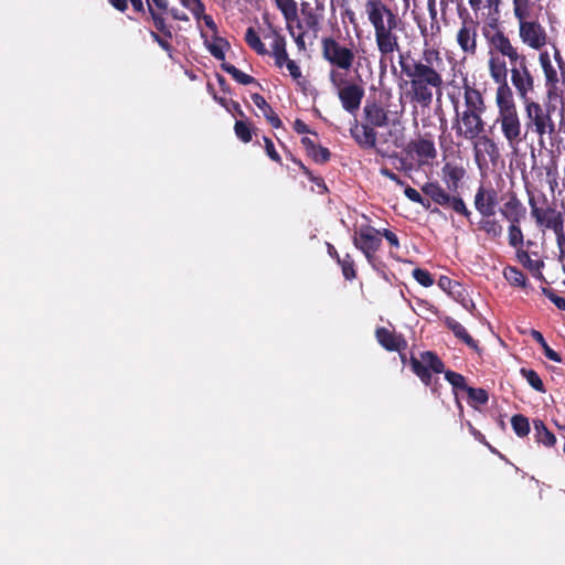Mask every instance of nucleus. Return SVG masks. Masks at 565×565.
Wrapping results in <instances>:
<instances>
[{"label":"nucleus","instance_id":"obj_34","mask_svg":"<svg viewBox=\"0 0 565 565\" xmlns=\"http://www.w3.org/2000/svg\"><path fill=\"white\" fill-rule=\"evenodd\" d=\"M222 68L227 74H230L237 83L242 85H248L255 82L254 77L243 73L238 68H236L234 65L228 63H222Z\"/></svg>","mask_w":565,"mask_h":565},{"label":"nucleus","instance_id":"obj_36","mask_svg":"<svg viewBox=\"0 0 565 565\" xmlns=\"http://www.w3.org/2000/svg\"><path fill=\"white\" fill-rule=\"evenodd\" d=\"M276 4L287 21H294L297 18V3L294 0H276Z\"/></svg>","mask_w":565,"mask_h":565},{"label":"nucleus","instance_id":"obj_12","mask_svg":"<svg viewBox=\"0 0 565 565\" xmlns=\"http://www.w3.org/2000/svg\"><path fill=\"white\" fill-rule=\"evenodd\" d=\"M456 116L452 124L457 137L466 140H475L484 131V121L482 119L483 114L459 111L458 107H455Z\"/></svg>","mask_w":565,"mask_h":565},{"label":"nucleus","instance_id":"obj_55","mask_svg":"<svg viewBox=\"0 0 565 565\" xmlns=\"http://www.w3.org/2000/svg\"><path fill=\"white\" fill-rule=\"evenodd\" d=\"M396 168L403 170L404 172L414 170V162L407 161V159L399 158L396 160Z\"/></svg>","mask_w":565,"mask_h":565},{"label":"nucleus","instance_id":"obj_16","mask_svg":"<svg viewBox=\"0 0 565 565\" xmlns=\"http://www.w3.org/2000/svg\"><path fill=\"white\" fill-rule=\"evenodd\" d=\"M478 24L472 19H465L457 32V43L463 53L475 55L477 52Z\"/></svg>","mask_w":565,"mask_h":565},{"label":"nucleus","instance_id":"obj_38","mask_svg":"<svg viewBox=\"0 0 565 565\" xmlns=\"http://www.w3.org/2000/svg\"><path fill=\"white\" fill-rule=\"evenodd\" d=\"M466 392L469 399L478 405H484L489 401L488 392L484 388L469 386Z\"/></svg>","mask_w":565,"mask_h":565},{"label":"nucleus","instance_id":"obj_6","mask_svg":"<svg viewBox=\"0 0 565 565\" xmlns=\"http://www.w3.org/2000/svg\"><path fill=\"white\" fill-rule=\"evenodd\" d=\"M495 105L498 107L497 121L510 146L522 142V125L514 103L513 93L509 85L498 86L495 90Z\"/></svg>","mask_w":565,"mask_h":565},{"label":"nucleus","instance_id":"obj_46","mask_svg":"<svg viewBox=\"0 0 565 565\" xmlns=\"http://www.w3.org/2000/svg\"><path fill=\"white\" fill-rule=\"evenodd\" d=\"M181 3L189 9L196 18L204 13V6L201 0H180Z\"/></svg>","mask_w":565,"mask_h":565},{"label":"nucleus","instance_id":"obj_5","mask_svg":"<svg viewBox=\"0 0 565 565\" xmlns=\"http://www.w3.org/2000/svg\"><path fill=\"white\" fill-rule=\"evenodd\" d=\"M409 365L415 375L419 377L422 383L426 386H430L433 382L431 373L445 374L446 381L455 388L467 391L466 377L455 371H445V364L441 359L434 351H424L420 353V358L411 355Z\"/></svg>","mask_w":565,"mask_h":565},{"label":"nucleus","instance_id":"obj_64","mask_svg":"<svg viewBox=\"0 0 565 565\" xmlns=\"http://www.w3.org/2000/svg\"><path fill=\"white\" fill-rule=\"evenodd\" d=\"M554 58L558 65V68H563L565 62L563 60V56L561 54V52L558 51V49L554 47Z\"/></svg>","mask_w":565,"mask_h":565},{"label":"nucleus","instance_id":"obj_31","mask_svg":"<svg viewBox=\"0 0 565 565\" xmlns=\"http://www.w3.org/2000/svg\"><path fill=\"white\" fill-rule=\"evenodd\" d=\"M504 278L509 281L510 285L514 287H525L526 286V277L522 270L516 267L508 266L503 270Z\"/></svg>","mask_w":565,"mask_h":565},{"label":"nucleus","instance_id":"obj_23","mask_svg":"<svg viewBox=\"0 0 565 565\" xmlns=\"http://www.w3.org/2000/svg\"><path fill=\"white\" fill-rule=\"evenodd\" d=\"M351 134L356 142L362 147H374L376 142V135L372 127L369 125L355 124L351 128Z\"/></svg>","mask_w":565,"mask_h":565},{"label":"nucleus","instance_id":"obj_10","mask_svg":"<svg viewBox=\"0 0 565 565\" xmlns=\"http://www.w3.org/2000/svg\"><path fill=\"white\" fill-rule=\"evenodd\" d=\"M330 81L332 85L338 89V97L342 104V107L353 114L360 106L364 96V89L362 86L345 81L338 72L331 71Z\"/></svg>","mask_w":565,"mask_h":565},{"label":"nucleus","instance_id":"obj_37","mask_svg":"<svg viewBox=\"0 0 565 565\" xmlns=\"http://www.w3.org/2000/svg\"><path fill=\"white\" fill-rule=\"evenodd\" d=\"M480 230L484 231L491 237H498L502 233V226L497 220L484 217L479 222Z\"/></svg>","mask_w":565,"mask_h":565},{"label":"nucleus","instance_id":"obj_59","mask_svg":"<svg viewBox=\"0 0 565 565\" xmlns=\"http://www.w3.org/2000/svg\"><path fill=\"white\" fill-rule=\"evenodd\" d=\"M327 249H328V254L331 258H333L337 263L340 262L341 256L339 255L338 250L335 249V247L332 244L328 243Z\"/></svg>","mask_w":565,"mask_h":565},{"label":"nucleus","instance_id":"obj_7","mask_svg":"<svg viewBox=\"0 0 565 565\" xmlns=\"http://www.w3.org/2000/svg\"><path fill=\"white\" fill-rule=\"evenodd\" d=\"M524 103L526 117V132L539 137V145L545 147L555 135V122L551 116V108L541 105L532 99Z\"/></svg>","mask_w":565,"mask_h":565},{"label":"nucleus","instance_id":"obj_15","mask_svg":"<svg viewBox=\"0 0 565 565\" xmlns=\"http://www.w3.org/2000/svg\"><path fill=\"white\" fill-rule=\"evenodd\" d=\"M322 55L331 65L349 71L354 62V52L351 49L342 46L332 38L322 40Z\"/></svg>","mask_w":565,"mask_h":565},{"label":"nucleus","instance_id":"obj_19","mask_svg":"<svg viewBox=\"0 0 565 565\" xmlns=\"http://www.w3.org/2000/svg\"><path fill=\"white\" fill-rule=\"evenodd\" d=\"M375 338L385 350L391 352H401L407 347V342L402 334H397L385 327H379L375 330Z\"/></svg>","mask_w":565,"mask_h":565},{"label":"nucleus","instance_id":"obj_35","mask_svg":"<svg viewBox=\"0 0 565 565\" xmlns=\"http://www.w3.org/2000/svg\"><path fill=\"white\" fill-rule=\"evenodd\" d=\"M264 39L270 41L269 44L271 47V53H275L279 50L282 51V49L286 47L285 38L271 26L266 33H264Z\"/></svg>","mask_w":565,"mask_h":565},{"label":"nucleus","instance_id":"obj_4","mask_svg":"<svg viewBox=\"0 0 565 565\" xmlns=\"http://www.w3.org/2000/svg\"><path fill=\"white\" fill-rule=\"evenodd\" d=\"M484 38L489 44L488 68L490 77L498 86L508 85L509 70L504 58L512 64L519 58L525 56L513 45L509 36L500 29L493 32H484Z\"/></svg>","mask_w":565,"mask_h":565},{"label":"nucleus","instance_id":"obj_50","mask_svg":"<svg viewBox=\"0 0 565 565\" xmlns=\"http://www.w3.org/2000/svg\"><path fill=\"white\" fill-rule=\"evenodd\" d=\"M288 30H289L291 36L294 38L298 49L300 51H305L306 50V43H305V39H303L305 38V32L301 31L298 34H295L294 28L290 26V25L288 26Z\"/></svg>","mask_w":565,"mask_h":565},{"label":"nucleus","instance_id":"obj_11","mask_svg":"<svg viewBox=\"0 0 565 565\" xmlns=\"http://www.w3.org/2000/svg\"><path fill=\"white\" fill-rule=\"evenodd\" d=\"M511 83L522 102L530 98V94L534 92V76L532 75L526 56L519 58L510 64Z\"/></svg>","mask_w":565,"mask_h":565},{"label":"nucleus","instance_id":"obj_25","mask_svg":"<svg viewBox=\"0 0 565 565\" xmlns=\"http://www.w3.org/2000/svg\"><path fill=\"white\" fill-rule=\"evenodd\" d=\"M534 438L537 444H541L545 447H552L556 443L555 435L546 427L543 420L534 419Z\"/></svg>","mask_w":565,"mask_h":565},{"label":"nucleus","instance_id":"obj_22","mask_svg":"<svg viewBox=\"0 0 565 565\" xmlns=\"http://www.w3.org/2000/svg\"><path fill=\"white\" fill-rule=\"evenodd\" d=\"M539 63L543 70L545 77V85L551 89H557L559 83V75L556 67L553 65L551 55L547 51H541L539 54Z\"/></svg>","mask_w":565,"mask_h":565},{"label":"nucleus","instance_id":"obj_27","mask_svg":"<svg viewBox=\"0 0 565 565\" xmlns=\"http://www.w3.org/2000/svg\"><path fill=\"white\" fill-rule=\"evenodd\" d=\"M252 100L255 104V106H257L263 111V114L266 117V119L274 127L277 128V127L280 126V124H281L280 119L278 118V116L275 114L273 108L268 105V103L266 102V99L262 95L253 94L252 95Z\"/></svg>","mask_w":565,"mask_h":565},{"label":"nucleus","instance_id":"obj_42","mask_svg":"<svg viewBox=\"0 0 565 565\" xmlns=\"http://www.w3.org/2000/svg\"><path fill=\"white\" fill-rule=\"evenodd\" d=\"M523 243V234L519 226V223L510 224L509 227V244L513 247H518Z\"/></svg>","mask_w":565,"mask_h":565},{"label":"nucleus","instance_id":"obj_13","mask_svg":"<svg viewBox=\"0 0 565 565\" xmlns=\"http://www.w3.org/2000/svg\"><path fill=\"white\" fill-rule=\"evenodd\" d=\"M409 153H415L417 157L418 168H423L424 174H430V170L434 160L437 157V149L433 136L428 132L418 135V137L412 140L408 146Z\"/></svg>","mask_w":565,"mask_h":565},{"label":"nucleus","instance_id":"obj_57","mask_svg":"<svg viewBox=\"0 0 565 565\" xmlns=\"http://www.w3.org/2000/svg\"><path fill=\"white\" fill-rule=\"evenodd\" d=\"M151 36L163 50H166V51L171 50V45L166 40H163L160 35H158L156 32H151Z\"/></svg>","mask_w":565,"mask_h":565},{"label":"nucleus","instance_id":"obj_41","mask_svg":"<svg viewBox=\"0 0 565 565\" xmlns=\"http://www.w3.org/2000/svg\"><path fill=\"white\" fill-rule=\"evenodd\" d=\"M228 43L226 41H224L223 39L221 38H216L215 41L211 44L207 45V49L210 51V53L217 60L220 61H224L225 58V54H224V47L227 45Z\"/></svg>","mask_w":565,"mask_h":565},{"label":"nucleus","instance_id":"obj_61","mask_svg":"<svg viewBox=\"0 0 565 565\" xmlns=\"http://www.w3.org/2000/svg\"><path fill=\"white\" fill-rule=\"evenodd\" d=\"M294 127H295V130L299 134H305L308 131L307 125L300 119H297L295 121Z\"/></svg>","mask_w":565,"mask_h":565},{"label":"nucleus","instance_id":"obj_54","mask_svg":"<svg viewBox=\"0 0 565 565\" xmlns=\"http://www.w3.org/2000/svg\"><path fill=\"white\" fill-rule=\"evenodd\" d=\"M404 193L411 201L415 203L422 202V195L416 189L407 185L404 190Z\"/></svg>","mask_w":565,"mask_h":565},{"label":"nucleus","instance_id":"obj_28","mask_svg":"<svg viewBox=\"0 0 565 565\" xmlns=\"http://www.w3.org/2000/svg\"><path fill=\"white\" fill-rule=\"evenodd\" d=\"M531 337L533 338V340H535L543 349L544 351V355L551 360V361H554V362H557V363H561L563 360H562V356L559 353H557L556 351H554L548 344L547 342L545 341L543 334L537 331V330H531Z\"/></svg>","mask_w":565,"mask_h":565},{"label":"nucleus","instance_id":"obj_18","mask_svg":"<svg viewBox=\"0 0 565 565\" xmlns=\"http://www.w3.org/2000/svg\"><path fill=\"white\" fill-rule=\"evenodd\" d=\"M323 10L324 6L322 0H315V7L309 1L305 0L300 3V12L303 17L305 24L307 29L313 31L315 35L320 29Z\"/></svg>","mask_w":565,"mask_h":565},{"label":"nucleus","instance_id":"obj_1","mask_svg":"<svg viewBox=\"0 0 565 565\" xmlns=\"http://www.w3.org/2000/svg\"><path fill=\"white\" fill-rule=\"evenodd\" d=\"M399 65L402 73L409 78L411 88L406 96L411 103L420 105L423 108L429 107L433 103L434 93L441 94L444 79L440 66L443 58L438 51L425 50L423 57L409 63L403 55H399Z\"/></svg>","mask_w":565,"mask_h":565},{"label":"nucleus","instance_id":"obj_17","mask_svg":"<svg viewBox=\"0 0 565 565\" xmlns=\"http://www.w3.org/2000/svg\"><path fill=\"white\" fill-rule=\"evenodd\" d=\"M498 204V193L494 189L480 186L475 196V206L483 217L493 216Z\"/></svg>","mask_w":565,"mask_h":565},{"label":"nucleus","instance_id":"obj_32","mask_svg":"<svg viewBox=\"0 0 565 565\" xmlns=\"http://www.w3.org/2000/svg\"><path fill=\"white\" fill-rule=\"evenodd\" d=\"M245 41L250 49H253L259 55L268 54L267 49L260 40L254 28H248L245 34Z\"/></svg>","mask_w":565,"mask_h":565},{"label":"nucleus","instance_id":"obj_60","mask_svg":"<svg viewBox=\"0 0 565 565\" xmlns=\"http://www.w3.org/2000/svg\"><path fill=\"white\" fill-rule=\"evenodd\" d=\"M390 136L392 137V143L395 146V147H399L402 145V135L398 134L397 130H391L390 131Z\"/></svg>","mask_w":565,"mask_h":565},{"label":"nucleus","instance_id":"obj_21","mask_svg":"<svg viewBox=\"0 0 565 565\" xmlns=\"http://www.w3.org/2000/svg\"><path fill=\"white\" fill-rule=\"evenodd\" d=\"M444 323L454 333V335L459 341L465 343L468 348H470L471 350H473L476 352L481 351V349L479 347V342L477 340H475L469 334L467 329L460 322H458L456 319H454L452 317L446 316L444 318Z\"/></svg>","mask_w":565,"mask_h":565},{"label":"nucleus","instance_id":"obj_3","mask_svg":"<svg viewBox=\"0 0 565 565\" xmlns=\"http://www.w3.org/2000/svg\"><path fill=\"white\" fill-rule=\"evenodd\" d=\"M512 12L519 24V39L524 46L541 52L550 44L551 38L540 21L541 4L534 0H512Z\"/></svg>","mask_w":565,"mask_h":565},{"label":"nucleus","instance_id":"obj_8","mask_svg":"<svg viewBox=\"0 0 565 565\" xmlns=\"http://www.w3.org/2000/svg\"><path fill=\"white\" fill-rule=\"evenodd\" d=\"M452 181V185L448 182L447 179H445L447 183V189L443 188L439 182L433 181L427 182L422 186V191L425 195L429 196L431 201H434L436 204L451 209L456 213L463 215L465 217L469 218L471 215V212L467 209L463 200L459 198L457 194V181L460 179H450Z\"/></svg>","mask_w":565,"mask_h":565},{"label":"nucleus","instance_id":"obj_49","mask_svg":"<svg viewBox=\"0 0 565 565\" xmlns=\"http://www.w3.org/2000/svg\"><path fill=\"white\" fill-rule=\"evenodd\" d=\"M385 238L390 246L394 249H398L401 247L399 239L397 235L391 230L384 228L381 231V238Z\"/></svg>","mask_w":565,"mask_h":565},{"label":"nucleus","instance_id":"obj_2","mask_svg":"<svg viewBox=\"0 0 565 565\" xmlns=\"http://www.w3.org/2000/svg\"><path fill=\"white\" fill-rule=\"evenodd\" d=\"M364 9L367 20L374 29L375 43L381 55L380 64L384 68L385 62L392 60L395 52L401 51L395 32L398 18L382 0H366Z\"/></svg>","mask_w":565,"mask_h":565},{"label":"nucleus","instance_id":"obj_48","mask_svg":"<svg viewBox=\"0 0 565 565\" xmlns=\"http://www.w3.org/2000/svg\"><path fill=\"white\" fill-rule=\"evenodd\" d=\"M234 129H235V134L242 141H244V142L250 141V139H252L250 129L245 122L236 121Z\"/></svg>","mask_w":565,"mask_h":565},{"label":"nucleus","instance_id":"obj_58","mask_svg":"<svg viewBox=\"0 0 565 565\" xmlns=\"http://www.w3.org/2000/svg\"><path fill=\"white\" fill-rule=\"evenodd\" d=\"M436 3H437V0H427V9H428L429 15L433 20H436V18H437Z\"/></svg>","mask_w":565,"mask_h":565},{"label":"nucleus","instance_id":"obj_43","mask_svg":"<svg viewBox=\"0 0 565 565\" xmlns=\"http://www.w3.org/2000/svg\"><path fill=\"white\" fill-rule=\"evenodd\" d=\"M542 294L546 298H548V300L551 302H553L557 309L565 311V298L564 297L558 296L553 289L546 288V287L542 288Z\"/></svg>","mask_w":565,"mask_h":565},{"label":"nucleus","instance_id":"obj_62","mask_svg":"<svg viewBox=\"0 0 565 565\" xmlns=\"http://www.w3.org/2000/svg\"><path fill=\"white\" fill-rule=\"evenodd\" d=\"M117 10L125 11L127 9L126 0H108Z\"/></svg>","mask_w":565,"mask_h":565},{"label":"nucleus","instance_id":"obj_9","mask_svg":"<svg viewBox=\"0 0 565 565\" xmlns=\"http://www.w3.org/2000/svg\"><path fill=\"white\" fill-rule=\"evenodd\" d=\"M352 243L366 258L369 265L379 270L376 253L382 246L381 231L369 224H362L354 230Z\"/></svg>","mask_w":565,"mask_h":565},{"label":"nucleus","instance_id":"obj_63","mask_svg":"<svg viewBox=\"0 0 565 565\" xmlns=\"http://www.w3.org/2000/svg\"><path fill=\"white\" fill-rule=\"evenodd\" d=\"M311 180L316 182L317 191L319 193H324L326 191H328V188L323 182L324 179H311Z\"/></svg>","mask_w":565,"mask_h":565},{"label":"nucleus","instance_id":"obj_53","mask_svg":"<svg viewBox=\"0 0 565 565\" xmlns=\"http://www.w3.org/2000/svg\"><path fill=\"white\" fill-rule=\"evenodd\" d=\"M264 141H265V148H266V152L267 154L275 161H278L279 160V156L277 153V151L275 150V147H274V143L270 139L268 138H264Z\"/></svg>","mask_w":565,"mask_h":565},{"label":"nucleus","instance_id":"obj_33","mask_svg":"<svg viewBox=\"0 0 565 565\" xmlns=\"http://www.w3.org/2000/svg\"><path fill=\"white\" fill-rule=\"evenodd\" d=\"M337 264L341 267L342 275L347 280H353L356 278L355 264L350 254H345Z\"/></svg>","mask_w":565,"mask_h":565},{"label":"nucleus","instance_id":"obj_20","mask_svg":"<svg viewBox=\"0 0 565 565\" xmlns=\"http://www.w3.org/2000/svg\"><path fill=\"white\" fill-rule=\"evenodd\" d=\"M465 110L467 113L484 114L487 106L480 90L465 83L463 85Z\"/></svg>","mask_w":565,"mask_h":565},{"label":"nucleus","instance_id":"obj_45","mask_svg":"<svg viewBox=\"0 0 565 565\" xmlns=\"http://www.w3.org/2000/svg\"><path fill=\"white\" fill-rule=\"evenodd\" d=\"M438 286L443 290L448 291L449 294H454L456 289H461V285L458 281L447 276H440V278L438 279Z\"/></svg>","mask_w":565,"mask_h":565},{"label":"nucleus","instance_id":"obj_40","mask_svg":"<svg viewBox=\"0 0 565 565\" xmlns=\"http://www.w3.org/2000/svg\"><path fill=\"white\" fill-rule=\"evenodd\" d=\"M302 142L305 145L308 146V148L310 147V154L316 159V160H321V161H326L328 160L330 153L328 151V149L326 148H322V147H316L313 145V142L309 139V138H303L302 139Z\"/></svg>","mask_w":565,"mask_h":565},{"label":"nucleus","instance_id":"obj_24","mask_svg":"<svg viewBox=\"0 0 565 565\" xmlns=\"http://www.w3.org/2000/svg\"><path fill=\"white\" fill-rule=\"evenodd\" d=\"M501 214L511 223H520L525 215V209L515 198L510 199L500 210Z\"/></svg>","mask_w":565,"mask_h":565},{"label":"nucleus","instance_id":"obj_52","mask_svg":"<svg viewBox=\"0 0 565 565\" xmlns=\"http://www.w3.org/2000/svg\"><path fill=\"white\" fill-rule=\"evenodd\" d=\"M286 66L289 71V74L291 75V77L294 79H298L301 77V71L295 61H292V60L287 61Z\"/></svg>","mask_w":565,"mask_h":565},{"label":"nucleus","instance_id":"obj_47","mask_svg":"<svg viewBox=\"0 0 565 565\" xmlns=\"http://www.w3.org/2000/svg\"><path fill=\"white\" fill-rule=\"evenodd\" d=\"M524 267L531 270L534 274H539L542 277L541 269L544 266V263L540 259H532L527 254L524 255V259H522Z\"/></svg>","mask_w":565,"mask_h":565},{"label":"nucleus","instance_id":"obj_56","mask_svg":"<svg viewBox=\"0 0 565 565\" xmlns=\"http://www.w3.org/2000/svg\"><path fill=\"white\" fill-rule=\"evenodd\" d=\"M556 244L559 250V259L565 260V232L556 237Z\"/></svg>","mask_w":565,"mask_h":565},{"label":"nucleus","instance_id":"obj_51","mask_svg":"<svg viewBox=\"0 0 565 565\" xmlns=\"http://www.w3.org/2000/svg\"><path fill=\"white\" fill-rule=\"evenodd\" d=\"M273 55L275 57V63L278 67H282V65L286 64L287 61H289L286 47L282 49V51L279 50V51L273 53Z\"/></svg>","mask_w":565,"mask_h":565},{"label":"nucleus","instance_id":"obj_14","mask_svg":"<svg viewBox=\"0 0 565 565\" xmlns=\"http://www.w3.org/2000/svg\"><path fill=\"white\" fill-rule=\"evenodd\" d=\"M531 215L534 217L539 227L552 231L555 237H558L565 232L564 215L554 205L545 204L537 206L531 204Z\"/></svg>","mask_w":565,"mask_h":565},{"label":"nucleus","instance_id":"obj_26","mask_svg":"<svg viewBox=\"0 0 565 565\" xmlns=\"http://www.w3.org/2000/svg\"><path fill=\"white\" fill-rule=\"evenodd\" d=\"M364 113L366 121L371 126L382 127L387 122L386 111L376 104L365 106Z\"/></svg>","mask_w":565,"mask_h":565},{"label":"nucleus","instance_id":"obj_39","mask_svg":"<svg viewBox=\"0 0 565 565\" xmlns=\"http://www.w3.org/2000/svg\"><path fill=\"white\" fill-rule=\"evenodd\" d=\"M413 277L419 285L424 287H430L434 285L433 275L427 269L415 268L413 270Z\"/></svg>","mask_w":565,"mask_h":565},{"label":"nucleus","instance_id":"obj_44","mask_svg":"<svg viewBox=\"0 0 565 565\" xmlns=\"http://www.w3.org/2000/svg\"><path fill=\"white\" fill-rule=\"evenodd\" d=\"M148 7H149V12L152 17V20H153V23H154V26L160 31L162 32L164 35L171 38V31L167 28L166 25V22H164V19L159 15L158 13H156L151 7L150 3H148Z\"/></svg>","mask_w":565,"mask_h":565},{"label":"nucleus","instance_id":"obj_29","mask_svg":"<svg viewBox=\"0 0 565 565\" xmlns=\"http://www.w3.org/2000/svg\"><path fill=\"white\" fill-rule=\"evenodd\" d=\"M520 374L522 375V377H524L526 380L529 385L532 388H534L536 392H540V393L546 392L545 385H544L542 379L540 377L539 373L535 370L522 367L520 370Z\"/></svg>","mask_w":565,"mask_h":565},{"label":"nucleus","instance_id":"obj_30","mask_svg":"<svg viewBox=\"0 0 565 565\" xmlns=\"http://www.w3.org/2000/svg\"><path fill=\"white\" fill-rule=\"evenodd\" d=\"M511 426L515 435L520 438H524L530 433L529 418L522 414H515L511 417Z\"/></svg>","mask_w":565,"mask_h":565}]
</instances>
